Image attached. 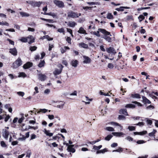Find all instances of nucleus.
Here are the masks:
<instances>
[{"mask_svg": "<svg viewBox=\"0 0 158 158\" xmlns=\"http://www.w3.org/2000/svg\"><path fill=\"white\" fill-rule=\"evenodd\" d=\"M99 30L104 35L103 38L108 42H111V38L110 36H108V35L110 36H112L110 33L107 31L105 29H100Z\"/></svg>", "mask_w": 158, "mask_h": 158, "instance_id": "1", "label": "nucleus"}, {"mask_svg": "<svg viewBox=\"0 0 158 158\" xmlns=\"http://www.w3.org/2000/svg\"><path fill=\"white\" fill-rule=\"evenodd\" d=\"M22 64V61L20 58H18L13 64L12 67L14 69L18 68Z\"/></svg>", "mask_w": 158, "mask_h": 158, "instance_id": "2", "label": "nucleus"}, {"mask_svg": "<svg viewBox=\"0 0 158 158\" xmlns=\"http://www.w3.org/2000/svg\"><path fill=\"white\" fill-rule=\"evenodd\" d=\"M81 14L80 13H78L73 11H70L68 13V17L71 18H77L79 16H81Z\"/></svg>", "mask_w": 158, "mask_h": 158, "instance_id": "3", "label": "nucleus"}, {"mask_svg": "<svg viewBox=\"0 0 158 158\" xmlns=\"http://www.w3.org/2000/svg\"><path fill=\"white\" fill-rule=\"evenodd\" d=\"M42 3L41 2H35L33 1H31L29 2V4H30L31 6L35 7H39Z\"/></svg>", "mask_w": 158, "mask_h": 158, "instance_id": "4", "label": "nucleus"}, {"mask_svg": "<svg viewBox=\"0 0 158 158\" xmlns=\"http://www.w3.org/2000/svg\"><path fill=\"white\" fill-rule=\"evenodd\" d=\"M53 2L56 6L59 8H63L64 7V3L61 1L54 0Z\"/></svg>", "mask_w": 158, "mask_h": 158, "instance_id": "5", "label": "nucleus"}, {"mask_svg": "<svg viewBox=\"0 0 158 158\" xmlns=\"http://www.w3.org/2000/svg\"><path fill=\"white\" fill-rule=\"evenodd\" d=\"M2 133L3 137L6 140H7L9 134V132L6 129H3Z\"/></svg>", "mask_w": 158, "mask_h": 158, "instance_id": "6", "label": "nucleus"}, {"mask_svg": "<svg viewBox=\"0 0 158 158\" xmlns=\"http://www.w3.org/2000/svg\"><path fill=\"white\" fill-rule=\"evenodd\" d=\"M59 67H60V69H55L54 71L53 72V74L55 75H57L60 74L61 72L63 66L61 64L58 65Z\"/></svg>", "mask_w": 158, "mask_h": 158, "instance_id": "7", "label": "nucleus"}, {"mask_svg": "<svg viewBox=\"0 0 158 158\" xmlns=\"http://www.w3.org/2000/svg\"><path fill=\"white\" fill-rule=\"evenodd\" d=\"M83 61L84 64H89L91 62V59L88 56H83Z\"/></svg>", "mask_w": 158, "mask_h": 158, "instance_id": "8", "label": "nucleus"}, {"mask_svg": "<svg viewBox=\"0 0 158 158\" xmlns=\"http://www.w3.org/2000/svg\"><path fill=\"white\" fill-rule=\"evenodd\" d=\"M38 77L39 79L41 81H43L45 80L47 77L45 74L40 73L38 74Z\"/></svg>", "mask_w": 158, "mask_h": 158, "instance_id": "9", "label": "nucleus"}, {"mask_svg": "<svg viewBox=\"0 0 158 158\" xmlns=\"http://www.w3.org/2000/svg\"><path fill=\"white\" fill-rule=\"evenodd\" d=\"M106 50L107 52L109 53H111L114 55L116 53L114 49V48L111 47H110L109 48L106 49Z\"/></svg>", "mask_w": 158, "mask_h": 158, "instance_id": "10", "label": "nucleus"}, {"mask_svg": "<svg viewBox=\"0 0 158 158\" xmlns=\"http://www.w3.org/2000/svg\"><path fill=\"white\" fill-rule=\"evenodd\" d=\"M27 38L29 44H31L34 42V38L33 36L30 35L27 37Z\"/></svg>", "mask_w": 158, "mask_h": 158, "instance_id": "11", "label": "nucleus"}, {"mask_svg": "<svg viewBox=\"0 0 158 158\" xmlns=\"http://www.w3.org/2000/svg\"><path fill=\"white\" fill-rule=\"evenodd\" d=\"M9 52L14 56L17 55V51L15 48L10 49Z\"/></svg>", "mask_w": 158, "mask_h": 158, "instance_id": "12", "label": "nucleus"}, {"mask_svg": "<svg viewBox=\"0 0 158 158\" xmlns=\"http://www.w3.org/2000/svg\"><path fill=\"white\" fill-rule=\"evenodd\" d=\"M142 98L143 99V102L145 104L151 103V102L145 96H143Z\"/></svg>", "mask_w": 158, "mask_h": 158, "instance_id": "13", "label": "nucleus"}, {"mask_svg": "<svg viewBox=\"0 0 158 158\" xmlns=\"http://www.w3.org/2000/svg\"><path fill=\"white\" fill-rule=\"evenodd\" d=\"M32 65V64L30 62H28L23 66V68L24 69H27L31 67Z\"/></svg>", "mask_w": 158, "mask_h": 158, "instance_id": "14", "label": "nucleus"}, {"mask_svg": "<svg viewBox=\"0 0 158 158\" xmlns=\"http://www.w3.org/2000/svg\"><path fill=\"white\" fill-rule=\"evenodd\" d=\"M131 97L133 98H141L140 95L139 94H131Z\"/></svg>", "mask_w": 158, "mask_h": 158, "instance_id": "15", "label": "nucleus"}, {"mask_svg": "<svg viewBox=\"0 0 158 158\" xmlns=\"http://www.w3.org/2000/svg\"><path fill=\"white\" fill-rule=\"evenodd\" d=\"M100 29H103L102 28H98V31H92L91 33L93 35L97 36V37H100V35L99 34V32H100Z\"/></svg>", "mask_w": 158, "mask_h": 158, "instance_id": "16", "label": "nucleus"}, {"mask_svg": "<svg viewBox=\"0 0 158 158\" xmlns=\"http://www.w3.org/2000/svg\"><path fill=\"white\" fill-rule=\"evenodd\" d=\"M76 25V23L73 21H70L68 23L67 25L70 27H74Z\"/></svg>", "mask_w": 158, "mask_h": 158, "instance_id": "17", "label": "nucleus"}, {"mask_svg": "<svg viewBox=\"0 0 158 158\" xmlns=\"http://www.w3.org/2000/svg\"><path fill=\"white\" fill-rule=\"evenodd\" d=\"M71 64L72 66L74 67H76L78 64V61L77 60H72Z\"/></svg>", "mask_w": 158, "mask_h": 158, "instance_id": "18", "label": "nucleus"}, {"mask_svg": "<svg viewBox=\"0 0 158 158\" xmlns=\"http://www.w3.org/2000/svg\"><path fill=\"white\" fill-rule=\"evenodd\" d=\"M119 113L120 114H123L125 115H128L127 110L126 109H121L119 110Z\"/></svg>", "mask_w": 158, "mask_h": 158, "instance_id": "19", "label": "nucleus"}, {"mask_svg": "<svg viewBox=\"0 0 158 158\" xmlns=\"http://www.w3.org/2000/svg\"><path fill=\"white\" fill-rule=\"evenodd\" d=\"M130 8L127 6H120L119 8L115 9V10L118 11H123V9H128Z\"/></svg>", "mask_w": 158, "mask_h": 158, "instance_id": "20", "label": "nucleus"}, {"mask_svg": "<svg viewBox=\"0 0 158 158\" xmlns=\"http://www.w3.org/2000/svg\"><path fill=\"white\" fill-rule=\"evenodd\" d=\"M112 134L114 135V136H118V137H120L122 135H125V134L123 133L122 132H112Z\"/></svg>", "mask_w": 158, "mask_h": 158, "instance_id": "21", "label": "nucleus"}, {"mask_svg": "<svg viewBox=\"0 0 158 158\" xmlns=\"http://www.w3.org/2000/svg\"><path fill=\"white\" fill-rule=\"evenodd\" d=\"M79 45L80 47L85 48H88V46L87 44H85L83 43H81L79 44Z\"/></svg>", "mask_w": 158, "mask_h": 158, "instance_id": "22", "label": "nucleus"}, {"mask_svg": "<svg viewBox=\"0 0 158 158\" xmlns=\"http://www.w3.org/2000/svg\"><path fill=\"white\" fill-rule=\"evenodd\" d=\"M78 32L81 34H85L87 33L86 32V31L82 27H81L79 30L78 31Z\"/></svg>", "mask_w": 158, "mask_h": 158, "instance_id": "23", "label": "nucleus"}, {"mask_svg": "<svg viewBox=\"0 0 158 158\" xmlns=\"http://www.w3.org/2000/svg\"><path fill=\"white\" fill-rule=\"evenodd\" d=\"M44 15H48L52 16L53 18H57L56 14L55 13L52 12L48 13H44Z\"/></svg>", "mask_w": 158, "mask_h": 158, "instance_id": "24", "label": "nucleus"}, {"mask_svg": "<svg viewBox=\"0 0 158 158\" xmlns=\"http://www.w3.org/2000/svg\"><path fill=\"white\" fill-rule=\"evenodd\" d=\"M64 105V103L62 101L59 102V104L57 106V107L58 108L62 109L63 108V106Z\"/></svg>", "mask_w": 158, "mask_h": 158, "instance_id": "25", "label": "nucleus"}, {"mask_svg": "<svg viewBox=\"0 0 158 158\" xmlns=\"http://www.w3.org/2000/svg\"><path fill=\"white\" fill-rule=\"evenodd\" d=\"M19 13L22 17H28L30 16L29 14L26 12H20Z\"/></svg>", "mask_w": 158, "mask_h": 158, "instance_id": "26", "label": "nucleus"}, {"mask_svg": "<svg viewBox=\"0 0 158 158\" xmlns=\"http://www.w3.org/2000/svg\"><path fill=\"white\" fill-rule=\"evenodd\" d=\"M67 150L68 152L73 153H74L75 152L76 150L73 148H71L69 147H67Z\"/></svg>", "mask_w": 158, "mask_h": 158, "instance_id": "27", "label": "nucleus"}, {"mask_svg": "<svg viewBox=\"0 0 158 158\" xmlns=\"http://www.w3.org/2000/svg\"><path fill=\"white\" fill-rule=\"evenodd\" d=\"M102 147V145H100L98 146H97L95 145H94L93 146V149L94 150L93 151H94L95 152V150H97V151H98L99 149H100Z\"/></svg>", "mask_w": 158, "mask_h": 158, "instance_id": "28", "label": "nucleus"}, {"mask_svg": "<svg viewBox=\"0 0 158 158\" xmlns=\"http://www.w3.org/2000/svg\"><path fill=\"white\" fill-rule=\"evenodd\" d=\"M125 107L128 108H135V105L132 104H128L126 105Z\"/></svg>", "mask_w": 158, "mask_h": 158, "instance_id": "29", "label": "nucleus"}, {"mask_svg": "<svg viewBox=\"0 0 158 158\" xmlns=\"http://www.w3.org/2000/svg\"><path fill=\"white\" fill-rule=\"evenodd\" d=\"M45 61L44 60H41L40 63L38 65V66L40 68L43 67L44 65Z\"/></svg>", "mask_w": 158, "mask_h": 158, "instance_id": "30", "label": "nucleus"}, {"mask_svg": "<svg viewBox=\"0 0 158 158\" xmlns=\"http://www.w3.org/2000/svg\"><path fill=\"white\" fill-rule=\"evenodd\" d=\"M48 110L46 109H39V110L37 112V113L38 114L40 113V112H42V113H44L47 112Z\"/></svg>", "mask_w": 158, "mask_h": 158, "instance_id": "31", "label": "nucleus"}, {"mask_svg": "<svg viewBox=\"0 0 158 158\" xmlns=\"http://www.w3.org/2000/svg\"><path fill=\"white\" fill-rule=\"evenodd\" d=\"M110 124L111 125H114V126H119L121 128V129H122L123 128V127L122 126H121L118 123L114 122H112L110 123Z\"/></svg>", "mask_w": 158, "mask_h": 158, "instance_id": "32", "label": "nucleus"}, {"mask_svg": "<svg viewBox=\"0 0 158 158\" xmlns=\"http://www.w3.org/2000/svg\"><path fill=\"white\" fill-rule=\"evenodd\" d=\"M113 136V135L111 134L109 135L105 138V139L106 140L109 141L111 139Z\"/></svg>", "mask_w": 158, "mask_h": 158, "instance_id": "33", "label": "nucleus"}, {"mask_svg": "<svg viewBox=\"0 0 158 158\" xmlns=\"http://www.w3.org/2000/svg\"><path fill=\"white\" fill-rule=\"evenodd\" d=\"M87 4L89 5H100V3L99 2H87Z\"/></svg>", "mask_w": 158, "mask_h": 158, "instance_id": "34", "label": "nucleus"}, {"mask_svg": "<svg viewBox=\"0 0 158 158\" xmlns=\"http://www.w3.org/2000/svg\"><path fill=\"white\" fill-rule=\"evenodd\" d=\"M20 40L23 42H27L28 41V39L27 37H22Z\"/></svg>", "mask_w": 158, "mask_h": 158, "instance_id": "35", "label": "nucleus"}, {"mask_svg": "<svg viewBox=\"0 0 158 158\" xmlns=\"http://www.w3.org/2000/svg\"><path fill=\"white\" fill-rule=\"evenodd\" d=\"M106 130L111 131H114V129L113 127H107L106 128Z\"/></svg>", "mask_w": 158, "mask_h": 158, "instance_id": "36", "label": "nucleus"}, {"mask_svg": "<svg viewBox=\"0 0 158 158\" xmlns=\"http://www.w3.org/2000/svg\"><path fill=\"white\" fill-rule=\"evenodd\" d=\"M40 19L46 21L49 23L53 22V20L52 19H47L42 18H40Z\"/></svg>", "mask_w": 158, "mask_h": 158, "instance_id": "37", "label": "nucleus"}, {"mask_svg": "<svg viewBox=\"0 0 158 158\" xmlns=\"http://www.w3.org/2000/svg\"><path fill=\"white\" fill-rule=\"evenodd\" d=\"M113 15H112L111 13H109L107 14V16L106 17L107 18L109 19H113Z\"/></svg>", "mask_w": 158, "mask_h": 158, "instance_id": "38", "label": "nucleus"}, {"mask_svg": "<svg viewBox=\"0 0 158 158\" xmlns=\"http://www.w3.org/2000/svg\"><path fill=\"white\" fill-rule=\"evenodd\" d=\"M106 151V149H104L102 150H101L99 151H97L96 152L97 154H98L100 153H104Z\"/></svg>", "mask_w": 158, "mask_h": 158, "instance_id": "39", "label": "nucleus"}, {"mask_svg": "<svg viewBox=\"0 0 158 158\" xmlns=\"http://www.w3.org/2000/svg\"><path fill=\"white\" fill-rule=\"evenodd\" d=\"M5 25L6 26H9V24L6 22L2 21V22H0V25Z\"/></svg>", "mask_w": 158, "mask_h": 158, "instance_id": "40", "label": "nucleus"}, {"mask_svg": "<svg viewBox=\"0 0 158 158\" xmlns=\"http://www.w3.org/2000/svg\"><path fill=\"white\" fill-rule=\"evenodd\" d=\"M156 131L155 130H154L153 131L149 133V136L150 137L153 136L154 135V134L156 132Z\"/></svg>", "mask_w": 158, "mask_h": 158, "instance_id": "41", "label": "nucleus"}, {"mask_svg": "<svg viewBox=\"0 0 158 158\" xmlns=\"http://www.w3.org/2000/svg\"><path fill=\"white\" fill-rule=\"evenodd\" d=\"M26 75L25 73L23 72L20 73H19V77H26Z\"/></svg>", "mask_w": 158, "mask_h": 158, "instance_id": "42", "label": "nucleus"}, {"mask_svg": "<svg viewBox=\"0 0 158 158\" xmlns=\"http://www.w3.org/2000/svg\"><path fill=\"white\" fill-rule=\"evenodd\" d=\"M22 117L19 119L18 120V123H22V122H23V120L24 119V117H23V114H22Z\"/></svg>", "mask_w": 158, "mask_h": 158, "instance_id": "43", "label": "nucleus"}, {"mask_svg": "<svg viewBox=\"0 0 158 158\" xmlns=\"http://www.w3.org/2000/svg\"><path fill=\"white\" fill-rule=\"evenodd\" d=\"M1 146L3 148H5L7 147V145L5 143V142L3 141H1L0 143Z\"/></svg>", "mask_w": 158, "mask_h": 158, "instance_id": "44", "label": "nucleus"}, {"mask_svg": "<svg viewBox=\"0 0 158 158\" xmlns=\"http://www.w3.org/2000/svg\"><path fill=\"white\" fill-rule=\"evenodd\" d=\"M154 108L155 107L154 106L150 105L146 107V109L147 110H152L154 109Z\"/></svg>", "mask_w": 158, "mask_h": 158, "instance_id": "45", "label": "nucleus"}, {"mask_svg": "<svg viewBox=\"0 0 158 158\" xmlns=\"http://www.w3.org/2000/svg\"><path fill=\"white\" fill-rule=\"evenodd\" d=\"M57 31L60 33H63L64 34V29L62 28H59V29H58V30H57Z\"/></svg>", "mask_w": 158, "mask_h": 158, "instance_id": "46", "label": "nucleus"}, {"mask_svg": "<svg viewBox=\"0 0 158 158\" xmlns=\"http://www.w3.org/2000/svg\"><path fill=\"white\" fill-rule=\"evenodd\" d=\"M145 18L143 15H140L138 17V19L139 20V21L140 22L143 20Z\"/></svg>", "mask_w": 158, "mask_h": 158, "instance_id": "47", "label": "nucleus"}, {"mask_svg": "<svg viewBox=\"0 0 158 158\" xmlns=\"http://www.w3.org/2000/svg\"><path fill=\"white\" fill-rule=\"evenodd\" d=\"M128 129H129V130L130 131H135V127L133 126H129L128 127Z\"/></svg>", "mask_w": 158, "mask_h": 158, "instance_id": "48", "label": "nucleus"}, {"mask_svg": "<svg viewBox=\"0 0 158 158\" xmlns=\"http://www.w3.org/2000/svg\"><path fill=\"white\" fill-rule=\"evenodd\" d=\"M123 151V149L122 148L119 147V148L116 150H114L113 151V152H121Z\"/></svg>", "mask_w": 158, "mask_h": 158, "instance_id": "49", "label": "nucleus"}, {"mask_svg": "<svg viewBox=\"0 0 158 158\" xmlns=\"http://www.w3.org/2000/svg\"><path fill=\"white\" fill-rule=\"evenodd\" d=\"M118 118L119 120H125V117L123 115H119L118 116Z\"/></svg>", "mask_w": 158, "mask_h": 158, "instance_id": "50", "label": "nucleus"}, {"mask_svg": "<svg viewBox=\"0 0 158 158\" xmlns=\"http://www.w3.org/2000/svg\"><path fill=\"white\" fill-rule=\"evenodd\" d=\"M37 48L36 47L34 46L32 47H31L30 48V49L31 51H33L36 50Z\"/></svg>", "mask_w": 158, "mask_h": 158, "instance_id": "51", "label": "nucleus"}, {"mask_svg": "<svg viewBox=\"0 0 158 158\" xmlns=\"http://www.w3.org/2000/svg\"><path fill=\"white\" fill-rule=\"evenodd\" d=\"M17 94L19 95L22 97L25 94L23 92L21 91L17 92Z\"/></svg>", "mask_w": 158, "mask_h": 158, "instance_id": "52", "label": "nucleus"}, {"mask_svg": "<svg viewBox=\"0 0 158 158\" xmlns=\"http://www.w3.org/2000/svg\"><path fill=\"white\" fill-rule=\"evenodd\" d=\"M31 154V152L30 150H28L27 152V154L26 156L27 157H30Z\"/></svg>", "mask_w": 158, "mask_h": 158, "instance_id": "53", "label": "nucleus"}, {"mask_svg": "<svg viewBox=\"0 0 158 158\" xmlns=\"http://www.w3.org/2000/svg\"><path fill=\"white\" fill-rule=\"evenodd\" d=\"M66 40L68 42V43H69V44H71V38L70 37H67L66 38Z\"/></svg>", "mask_w": 158, "mask_h": 158, "instance_id": "54", "label": "nucleus"}, {"mask_svg": "<svg viewBox=\"0 0 158 158\" xmlns=\"http://www.w3.org/2000/svg\"><path fill=\"white\" fill-rule=\"evenodd\" d=\"M29 123L30 124H34L36 123L35 119H34V120H30Z\"/></svg>", "mask_w": 158, "mask_h": 158, "instance_id": "55", "label": "nucleus"}, {"mask_svg": "<svg viewBox=\"0 0 158 158\" xmlns=\"http://www.w3.org/2000/svg\"><path fill=\"white\" fill-rule=\"evenodd\" d=\"M150 8V7H141L140 8H139L137 10L138 11L142 10L144 9H149Z\"/></svg>", "mask_w": 158, "mask_h": 158, "instance_id": "56", "label": "nucleus"}, {"mask_svg": "<svg viewBox=\"0 0 158 158\" xmlns=\"http://www.w3.org/2000/svg\"><path fill=\"white\" fill-rule=\"evenodd\" d=\"M44 93L45 94H48L50 92V90L49 89H46L44 91Z\"/></svg>", "mask_w": 158, "mask_h": 158, "instance_id": "57", "label": "nucleus"}, {"mask_svg": "<svg viewBox=\"0 0 158 158\" xmlns=\"http://www.w3.org/2000/svg\"><path fill=\"white\" fill-rule=\"evenodd\" d=\"M34 89H35V91L34 92V95L36 93H39L38 88V87H35V88Z\"/></svg>", "mask_w": 158, "mask_h": 158, "instance_id": "58", "label": "nucleus"}, {"mask_svg": "<svg viewBox=\"0 0 158 158\" xmlns=\"http://www.w3.org/2000/svg\"><path fill=\"white\" fill-rule=\"evenodd\" d=\"M132 102L133 103L137 104L138 106H142V105L141 103L136 101L133 102Z\"/></svg>", "mask_w": 158, "mask_h": 158, "instance_id": "59", "label": "nucleus"}, {"mask_svg": "<svg viewBox=\"0 0 158 158\" xmlns=\"http://www.w3.org/2000/svg\"><path fill=\"white\" fill-rule=\"evenodd\" d=\"M48 118L50 120H52L54 119V116L53 114H49L48 115Z\"/></svg>", "mask_w": 158, "mask_h": 158, "instance_id": "60", "label": "nucleus"}, {"mask_svg": "<svg viewBox=\"0 0 158 158\" xmlns=\"http://www.w3.org/2000/svg\"><path fill=\"white\" fill-rule=\"evenodd\" d=\"M147 133V131H143L140 132H139V135H143Z\"/></svg>", "mask_w": 158, "mask_h": 158, "instance_id": "61", "label": "nucleus"}, {"mask_svg": "<svg viewBox=\"0 0 158 158\" xmlns=\"http://www.w3.org/2000/svg\"><path fill=\"white\" fill-rule=\"evenodd\" d=\"M7 40L9 42L10 44L13 45H14V42L13 41L9 39H7Z\"/></svg>", "mask_w": 158, "mask_h": 158, "instance_id": "62", "label": "nucleus"}, {"mask_svg": "<svg viewBox=\"0 0 158 158\" xmlns=\"http://www.w3.org/2000/svg\"><path fill=\"white\" fill-rule=\"evenodd\" d=\"M49 38V36L48 35H45L43 37H41L40 39L43 40L44 39H48V38Z\"/></svg>", "mask_w": 158, "mask_h": 158, "instance_id": "63", "label": "nucleus"}, {"mask_svg": "<svg viewBox=\"0 0 158 158\" xmlns=\"http://www.w3.org/2000/svg\"><path fill=\"white\" fill-rule=\"evenodd\" d=\"M107 66L110 69H112L114 67L113 64L111 63H109Z\"/></svg>", "mask_w": 158, "mask_h": 158, "instance_id": "64", "label": "nucleus"}]
</instances>
